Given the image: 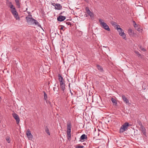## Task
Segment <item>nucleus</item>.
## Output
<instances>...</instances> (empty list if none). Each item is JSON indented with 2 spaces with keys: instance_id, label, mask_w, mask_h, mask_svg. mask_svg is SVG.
I'll list each match as a JSON object with an SVG mask.
<instances>
[{
  "instance_id": "bb28decb",
  "label": "nucleus",
  "mask_w": 148,
  "mask_h": 148,
  "mask_svg": "<svg viewBox=\"0 0 148 148\" xmlns=\"http://www.w3.org/2000/svg\"><path fill=\"white\" fill-rule=\"evenodd\" d=\"M64 23L68 25H71V23L69 22L65 21Z\"/></svg>"
},
{
  "instance_id": "f257e3e1",
  "label": "nucleus",
  "mask_w": 148,
  "mask_h": 148,
  "mask_svg": "<svg viewBox=\"0 0 148 148\" xmlns=\"http://www.w3.org/2000/svg\"><path fill=\"white\" fill-rule=\"evenodd\" d=\"M26 19L28 24L32 25L34 24L36 25H38L39 27H41V25L36 20L32 17L31 14L28 15L26 17Z\"/></svg>"
},
{
  "instance_id": "49530a36",
  "label": "nucleus",
  "mask_w": 148,
  "mask_h": 148,
  "mask_svg": "<svg viewBox=\"0 0 148 148\" xmlns=\"http://www.w3.org/2000/svg\"><path fill=\"white\" fill-rule=\"evenodd\" d=\"M125 148V146H124L123 147V148Z\"/></svg>"
},
{
  "instance_id": "cd10ccee",
  "label": "nucleus",
  "mask_w": 148,
  "mask_h": 148,
  "mask_svg": "<svg viewBox=\"0 0 148 148\" xmlns=\"http://www.w3.org/2000/svg\"><path fill=\"white\" fill-rule=\"evenodd\" d=\"M140 49L142 51H146V50L145 48L142 47H140Z\"/></svg>"
},
{
  "instance_id": "473e14b6",
  "label": "nucleus",
  "mask_w": 148,
  "mask_h": 148,
  "mask_svg": "<svg viewBox=\"0 0 148 148\" xmlns=\"http://www.w3.org/2000/svg\"><path fill=\"white\" fill-rule=\"evenodd\" d=\"M16 3H19V0H15Z\"/></svg>"
},
{
  "instance_id": "a19ab883",
  "label": "nucleus",
  "mask_w": 148,
  "mask_h": 148,
  "mask_svg": "<svg viewBox=\"0 0 148 148\" xmlns=\"http://www.w3.org/2000/svg\"><path fill=\"white\" fill-rule=\"evenodd\" d=\"M64 12V11H63V12H61L60 14V15H61V14H62L63 13V12Z\"/></svg>"
},
{
  "instance_id": "39448f33",
  "label": "nucleus",
  "mask_w": 148,
  "mask_h": 148,
  "mask_svg": "<svg viewBox=\"0 0 148 148\" xmlns=\"http://www.w3.org/2000/svg\"><path fill=\"white\" fill-rule=\"evenodd\" d=\"M11 11L12 14L13 15L16 19L18 20H20V18L19 16L18 13L17 12L16 8H13V10H11Z\"/></svg>"
},
{
  "instance_id": "603ef678",
  "label": "nucleus",
  "mask_w": 148,
  "mask_h": 148,
  "mask_svg": "<svg viewBox=\"0 0 148 148\" xmlns=\"http://www.w3.org/2000/svg\"><path fill=\"white\" fill-rule=\"evenodd\" d=\"M83 144H84V145H86V143H83Z\"/></svg>"
},
{
  "instance_id": "4d7b16f0",
  "label": "nucleus",
  "mask_w": 148,
  "mask_h": 148,
  "mask_svg": "<svg viewBox=\"0 0 148 148\" xmlns=\"http://www.w3.org/2000/svg\"><path fill=\"white\" fill-rule=\"evenodd\" d=\"M85 1H86L87 0H84Z\"/></svg>"
},
{
  "instance_id": "79ce46f5",
  "label": "nucleus",
  "mask_w": 148,
  "mask_h": 148,
  "mask_svg": "<svg viewBox=\"0 0 148 148\" xmlns=\"http://www.w3.org/2000/svg\"><path fill=\"white\" fill-rule=\"evenodd\" d=\"M137 31H140V30H141V29H139L138 28L137 29Z\"/></svg>"
},
{
  "instance_id": "6e6d98bb",
  "label": "nucleus",
  "mask_w": 148,
  "mask_h": 148,
  "mask_svg": "<svg viewBox=\"0 0 148 148\" xmlns=\"http://www.w3.org/2000/svg\"><path fill=\"white\" fill-rule=\"evenodd\" d=\"M98 130L99 131H100V130H99V129H98Z\"/></svg>"
},
{
  "instance_id": "4468645a",
  "label": "nucleus",
  "mask_w": 148,
  "mask_h": 148,
  "mask_svg": "<svg viewBox=\"0 0 148 148\" xmlns=\"http://www.w3.org/2000/svg\"><path fill=\"white\" fill-rule=\"evenodd\" d=\"M116 29L117 30L119 34L121 33L123 31V30L120 27V26L119 25H116Z\"/></svg>"
},
{
  "instance_id": "8fccbe9b",
  "label": "nucleus",
  "mask_w": 148,
  "mask_h": 148,
  "mask_svg": "<svg viewBox=\"0 0 148 148\" xmlns=\"http://www.w3.org/2000/svg\"><path fill=\"white\" fill-rule=\"evenodd\" d=\"M55 88H53V90H54V91H55Z\"/></svg>"
},
{
  "instance_id": "7ed1b4c3",
  "label": "nucleus",
  "mask_w": 148,
  "mask_h": 148,
  "mask_svg": "<svg viewBox=\"0 0 148 148\" xmlns=\"http://www.w3.org/2000/svg\"><path fill=\"white\" fill-rule=\"evenodd\" d=\"M99 21L100 23L101 26V27H102V28L108 31H110V29L109 28L108 26L106 23L103 22V20L100 18L99 19Z\"/></svg>"
},
{
  "instance_id": "37998d69",
  "label": "nucleus",
  "mask_w": 148,
  "mask_h": 148,
  "mask_svg": "<svg viewBox=\"0 0 148 148\" xmlns=\"http://www.w3.org/2000/svg\"><path fill=\"white\" fill-rule=\"evenodd\" d=\"M70 92L71 93V95H73V93L71 92V89H70Z\"/></svg>"
},
{
  "instance_id": "2eb2a0df",
  "label": "nucleus",
  "mask_w": 148,
  "mask_h": 148,
  "mask_svg": "<svg viewBox=\"0 0 148 148\" xmlns=\"http://www.w3.org/2000/svg\"><path fill=\"white\" fill-rule=\"evenodd\" d=\"M119 35L120 36H122L123 39H125L126 35L124 33L123 31L120 33H119Z\"/></svg>"
},
{
  "instance_id": "f03ea898",
  "label": "nucleus",
  "mask_w": 148,
  "mask_h": 148,
  "mask_svg": "<svg viewBox=\"0 0 148 148\" xmlns=\"http://www.w3.org/2000/svg\"><path fill=\"white\" fill-rule=\"evenodd\" d=\"M71 123L70 121H69L67 122V136L68 139L71 138Z\"/></svg>"
},
{
  "instance_id": "0eeeda50",
  "label": "nucleus",
  "mask_w": 148,
  "mask_h": 148,
  "mask_svg": "<svg viewBox=\"0 0 148 148\" xmlns=\"http://www.w3.org/2000/svg\"><path fill=\"white\" fill-rule=\"evenodd\" d=\"M121 97L123 101L125 103L126 105H130L131 104L129 102L128 99H127L124 95H122Z\"/></svg>"
},
{
  "instance_id": "20e7f679",
  "label": "nucleus",
  "mask_w": 148,
  "mask_h": 148,
  "mask_svg": "<svg viewBox=\"0 0 148 148\" xmlns=\"http://www.w3.org/2000/svg\"><path fill=\"white\" fill-rule=\"evenodd\" d=\"M129 125V123L127 122H126L124 123L120 129V132H123L124 131H126Z\"/></svg>"
},
{
  "instance_id": "f3484780",
  "label": "nucleus",
  "mask_w": 148,
  "mask_h": 148,
  "mask_svg": "<svg viewBox=\"0 0 148 148\" xmlns=\"http://www.w3.org/2000/svg\"><path fill=\"white\" fill-rule=\"evenodd\" d=\"M60 86L61 88L63 91H64L65 88V83L60 84Z\"/></svg>"
},
{
  "instance_id": "e433bc0d",
  "label": "nucleus",
  "mask_w": 148,
  "mask_h": 148,
  "mask_svg": "<svg viewBox=\"0 0 148 148\" xmlns=\"http://www.w3.org/2000/svg\"><path fill=\"white\" fill-rule=\"evenodd\" d=\"M79 141L81 142H84V139H80Z\"/></svg>"
},
{
  "instance_id": "7c9ffc66",
  "label": "nucleus",
  "mask_w": 148,
  "mask_h": 148,
  "mask_svg": "<svg viewBox=\"0 0 148 148\" xmlns=\"http://www.w3.org/2000/svg\"><path fill=\"white\" fill-rule=\"evenodd\" d=\"M16 5L18 6V8H20V3L16 4Z\"/></svg>"
},
{
  "instance_id": "c85d7f7f",
  "label": "nucleus",
  "mask_w": 148,
  "mask_h": 148,
  "mask_svg": "<svg viewBox=\"0 0 148 148\" xmlns=\"http://www.w3.org/2000/svg\"><path fill=\"white\" fill-rule=\"evenodd\" d=\"M138 123L139 125H140V127L143 126L141 121H139V122H138Z\"/></svg>"
},
{
  "instance_id": "2f4dec72",
  "label": "nucleus",
  "mask_w": 148,
  "mask_h": 148,
  "mask_svg": "<svg viewBox=\"0 0 148 148\" xmlns=\"http://www.w3.org/2000/svg\"><path fill=\"white\" fill-rule=\"evenodd\" d=\"M94 134L95 135H96L97 134V136H99V133L97 134V132L96 131L95 132H94Z\"/></svg>"
},
{
  "instance_id": "b1692460",
  "label": "nucleus",
  "mask_w": 148,
  "mask_h": 148,
  "mask_svg": "<svg viewBox=\"0 0 148 148\" xmlns=\"http://www.w3.org/2000/svg\"><path fill=\"white\" fill-rule=\"evenodd\" d=\"M6 3L9 6L10 5L12 4L11 2H10L8 0H6Z\"/></svg>"
},
{
  "instance_id": "c756f323",
  "label": "nucleus",
  "mask_w": 148,
  "mask_h": 148,
  "mask_svg": "<svg viewBox=\"0 0 148 148\" xmlns=\"http://www.w3.org/2000/svg\"><path fill=\"white\" fill-rule=\"evenodd\" d=\"M56 3H51V5L54 6L55 7H56Z\"/></svg>"
},
{
  "instance_id": "6e6552de",
  "label": "nucleus",
  "mask_w": 148,
  "mask_h": 148,
  "mask_svg": "<svg viewBox=\"0 0 148 148\" xmlns=\"http://www.w3.org/2000/svg\"><path fill=\"white\" fill-rule=\"evenodd\" d=\"M12 115L14 118L16 120L17 124H18L20 120L19 117L18 115L15 113H13Z\"/></svg>"
},
{
  "instance_id": "c9c22d12",
  "label": "nucleus",
  "mask_w": 148,
  "mask_h": 148,
  "mask_svg": "<svg viewBox=\"0 0 148 148\" xmlns=\"http://www.w3.org/2000/svg\"><path fill=\"white\" fill-rule=\"evenodd\" d=\"M134 23H135V24L134 25V27H136V23L134 21Z\"/></svg>"
},
{
  "instance_id": "4be33fe9",
  "label": "nucleus",
  "mask_w": 148,
  "mask_h": 148,
  "mask_svg": "<svg viewBox=\"0 0 148 148\" xmlns=\"http://www.w3.org/2000/svg\"><path fill=\"white\" fill-rule=\"evenodd\" d=\"M75 148H84V147L83 146H81L78 145H76L75 146Z\"/></svg>"
},
{
  "instance_id": "1a4fd4ad",
  "label": "nucleus",
  "mask_w": 148,
  "mask_h": 148,
  "mask_svg": "<svg viewBox=\"0 0 148 148\" xmlns=\"http://www.w3.org/2000/svg\"><path fill=\"white\" fill-rule=\"evenodd\" d=\"M58 79L59 81L60 84L65 83H64V82H65L64 80V79L63 77L62 76V75L60 74H58Z\"/></svg>"
},
{
  "instance_id": "ea45409f",
  "label": "nucleus",
  "mask_w": 148,
  "mask_h": 148,
  "mask_svg": "<svg viewBox=\"0 0 148 148\" xmlns=\"http://www.w3.org/2000/svg\"><path fill=\"white\" fill-rule=\"evenodd\" d=\"M27 13H28V14H29V15L31 13H30V12H28V11H27Z\"/></svg>"
},
{
  "instance_id": "4c0bfd02",
  "label": "nucleus",
  "mask_w": 148,
  "mask_h": 148,
  "mask_svg": "<svg viewBox=\"0 0 148 148\" xmlns=\"http://www.w3.org/2000/svg\"><path fill=\"white\" fill-rule=\"evenodd\" d=\"M63 26H61V28H60V29H61V30H62V29H63Z\"/></svg>"
},
{
  "instance_id": "9d476101",
  "label": "nucleus",
  "mask_w": 148,
  "mask_h": 148,
  "mask_svg": "<svg viewBox=\"0 0 148 148\" xmlns=\"http://www.w3.org/2000/svg\"><path fill=\"white\" fill-rule=\"evenodd\" d=\"M26 134L27 137L28 138H32L33 137V135L31 134V132L29 129H28L26 131Z\"/></svg>"
},
{
  "instance_id": "9b49d317",
  "label": "nucleus",
  "mask_w": 148,
  "mask_h": 148,
  "mask_svg": "<svg viewBox=\"0 0 148 148\" xmlns=\"http://www.w3.org/2000/svg\"><path fill=\"white\" fill-rule=\"evenodd\" d=\"M65 19V17L62 15H60L57 18L58 21L60 22L64 21Z\"/></svg>"
},
{
  "instance_id": "58836bf2",
  "label": "nucleus",
  "mask_w": 148,
  "mask_h": 148,
  "mask_svg": "<svg viewBox=\"0 0 148 148\" xmlns=\"http://www.w3.org/2000/svg\"><path fill=\"white\" fill-rule=\"evenodd\" d=\"M116 23H115V22H113V23H112V25H116Z\"/></svg>"
},
{
  "instance_id": "a211bd4d",
  "label": "nucleus",
  "mask_w": 148,
  "mask_h": 148,
  "mask_svg": "<svg viewBox=\"0 0 148 148\" xmlns=\"http://www.w3.org/2000/svg\"><path fill=\"white\" fill-rule=\"evenodd\" d=\"M88 138L87 135L85 134H82L80 137L79 139H87Z\"/></svg>"
},
{
  "instance_id": "aec40b11",
  "label": "nucleus",
  "mask_w": 148,
  "mask_h": 148,
  "mask_svg": "<svg viewBox=\"0 0 148 148\" xmlns=\"http://www.w3.org/2000/svg\"><path fill=\"white\" fill-rule=\"evenodd\" d=\"M45 131L49 135H50V133L49 131V130L48 128V127L46 126L45 128Z\"/></svg>"
},
{
  "instance_id": "72a5a7b5",
  "label": "nucleus",
  "mask_w": 148,
  "mask_h": 148,
  "mask_svg": "<svg viewBox=\"0 0 148 148\" xmlns=\"http://www.w3.org/2000/svg\"><path fill=\"white\" fill-rule=\"evenodd\" d=\"M10 139H6L7 142L8 143H10Z\"/></svg>"
},
{
  "instance_id": "c03bdc74",
  "label": "nucleus",
  "mask_w": 148,
  "mask_h": 148,
  "mask_svg": "<svg viewBox=\"0 0 148 148\" xmlns=\"http://www.w3.org/2000/svg\"><path fill=\"white\" fill-rule=\"evenodd\" d=\"M69 88L70 89V84L69 83Z\"/></svg>"
},
{
  "instance_id": "5701e85b",
  "label": "nucleus",
  "mask_w": 148,
  "mask_h": 148,
  "mask_svg": "<svg viewBox=\"0 0 148 148\" xmlns=\"http://www.w3.org/2000/svg\"><path fill=\"white\" fill-rule=\"evenodd\" d=\"M43 92L44 94V99H45L47 101V94L45 91H44Z\"/></svg>"
},
{
  "instance_id": "dca6fc26",
  "label": "nucleus",
  "mask_w": 148,
  "mask_h": 148,
  "mask_svg": "<svg viewBox=\"0 0 148 148\" xmlns=\"http://www.w3.org/2000/svg\"><path fill=\"white\" fill-rule=\"evenodd\" d=\"M97 67L98 70H99L101 72L103 71V69L102 67L99 64L97 65Z\"/></svg>"
},
{
  "instance_id": "6ab92c4d",
  "label": "nucleus",
  "mask_w": 148,
  "mask_h": 148,
  "mask_svg": "<svg viewBox=\"0 0 148 148\" xmlns=\"http://www.w3.org/2000/svg\"><path fill=\"white\" fill-rule=\"evenodd\" d=\"M128 34H129V35L130 36H132L133 35V31H132V29H128Z\"/></svg>"
},
{
  "instance_id": "423d86ee",
  "label": "nucleus",
  "mask_w": 148,
  "mask_h": 148,
  "mask_svg": "<svg viewBox=\"0 0 148 148\" xmlns=\"http://www.w3.org/2000/svg\"><path fill=\"white\" fill-rule=\"evenodd\" d=\"M85 10L86 13L88 14V15L90 16V18H94V14L92 12H91L90 10L89 9L88 7H87L86 8Z\"/></svg>"
},
{
  "instance_id": "412c9836",
  "label": "nucleus",
  "mask_w": 148,
  "mask_h": 148,
  "mask_svg": "<svg viewBox=\"0 0 148 148\" xmlns=\"http://www.w3.org/2000/svg\"><path fill=\"white\" fill-rule=\"evenodd\" d=\"M111 100L112 101V102L113 103V105H116L117 104V103L116 101V100L114 99L113 98H112L111 99Z\"/></svg>"
},
{
  "instance_id": "393cba45",
  "label": "nucleus",
  "mask_w": 148,
  "mask_h": 148,
  "mask_svg": "<svg viewBox=\"0 0 148 148\" xmlns=\"http://www.w3.org/2000/svg\"><path fill=\"white\" fill-rule=\"evenodd\" d=\"M9 7H10L11 10H13V8H15V7L12 4L10 5L9 6Z\"/></svg>"
},
{
  "instance_id": "864d4df0",
  "label": "nucleus",
  "mask_w": 148,
  "mask_h": 148,
  "mask_svg": "<svg viewBox=\"0 0 148 148\" xmlns=\"http://www.w3.org/2000/svg\"><path fill=\"white\" fill-rule=\"evenodd\" d=\"M76 138H77V137H75V139H76Z\"/></svg>"
},
{
  "instance_id": "a878e982",
  "label": "nucleus",
  "mask_w": 148,
  "mask_h": 148,
  "mask_svg": "<svg viewBox=\"0 0 148 148\" xmlns=\"http://www.w3.org/2000/svg\"><path fill=\"white\" fill-rule=\"evenodd\" d=\"M134 52L135 53L137 54L138 57L140 56H141L140 53L138 51H135Z\"/></svg>"
},
{
  "instance_id": "ddd939ff",
  "label": "nucleus",
  "mask_w": 148,
  "mask_h": 148,
  "mask_svg": "<svg viewBox=\"0 0 148 148\" xmlns=\"http://www.w3.org/2000/svg\"><path fill=\"white\" fill-rule=\"evenodd\" d=\"M140 130L144 135H146V130L143 126L140 127Z\"/></svg>"
},
{
  "instance_id": "f704fd0d",
  "label": "nucleus",
  "mask_w": 148,
  "mask_h": 148,
  "mask_svg": "<svg viewBox=\"0 0 148 148\" xmlns=\"http://www.w3.org/2000/svg\"><path fill=\"white\" fill-rule=\"evenodd\" d=\"M103 47H105V48H108V49H109V50H110L109 48V47H107V46H106H106H103Z\"/></svg>"
},
{
  "instance_id": "a18cd8bd",
  "label": "nucleus",
  "mask_w": 148,
  "mask_h": 148,
  "mask_svg": "<svg viewBox=\"0 0 148 148\" xmlns=\"http://www.w3.org/2000/svg\"><path fill=\"white\" fill-rule=\"evenodd\" d=\"M27 10V8H26V10H25L24 11H26Z\"/></svg>"
},
{
  "instance_id": "de8ad7c7",
  "label": "nucleus",
  "mask_w": 148,
  "mask_h": 148,
  "mask_svg": "<svg viewBox=\"0 0 148 148\" xmlns=\"http://www.w3.org/2000/svg\"><path fill=\"white\" fill-rule=\"evenodd\" d=\"M116 143H118V141H117V140H116Z\"/></svg>"
},
{
  "instance_id": "5fc2aeb1",
  "label": "nucleus",
  "mask_w": 148,
  "mask_h": 148,
  "mask_svg": "<svg viewBox=\"0 0 148 148\" xmlns=\"http://www.w3.org/2000/svg\"><path fill=\"white\" fill-rule=\"evenodd\" d=\"M78 134H79V133H78V134H77V135H78Z\"/></svg>"
},
{
  "instance_id": "3c124183",
  "label": "nucleus",
  "mask_w": 148,
  "mask_h": 148,
  "mask_svg": "<svg viewBox=\"0 0 148 148\" xmlns=\"http://www.w3.org/2000/svg\"><path fill=\"white\" fill-rule=\"evenodd\" d=\"M49 103L50 105H51V103L50 102H49Z\"/></svg>"
},
{
  "instance_id": "f8f14e48",
  "label": "nucleus",
  "mask_w": 148,
  "mask_h": 148,
  "mask_svg": "<svg viewBox=\"0 0 148 148\" xmlns=\"http://www.w3.org/2000/svg\"><path fill=\"white\" fill-rule=\"evenodd\" d=\"M56 7L55 8L56 10H61L62 8V6L60 4L56 3Z\"/></svg>"
},
{
  "instance_id": "09e8293b",
  "label": "nucleus",
  "mask_w": 148,
  "mask_h": 148,
  "mask_svg": "<svg viewBox=\"0 0 148 148\" xmlns=\"http://www.w3.org/2000/svg\"><path fill=\"white\" fill-rule=\"evenodd\" d=\"M18 148H21V147H18Z\"/></svg>"
}]
</instances>
